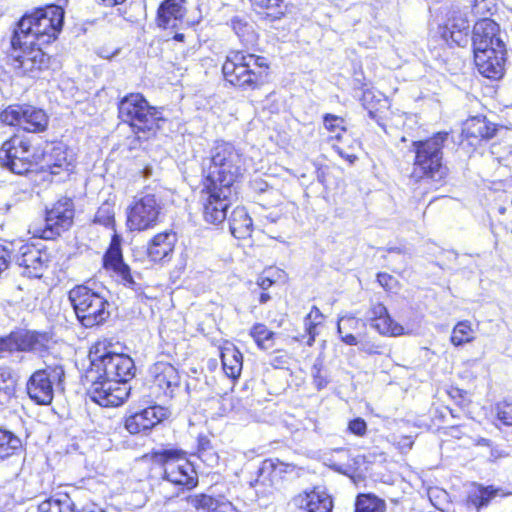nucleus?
Wrapping results in <instances>:
<instances>
[{
    "mask_svg": "<svg viewBox=\"0 0 512 512\" xmlns=\"http://www.w3.org/2000/svg\"><path fill=\"white\" fill-rule=\"evenodd\" d=\"M203 171L204 187L237 194L238 184L244 171L243 156L231 143L219 142L212 148L211 156L204 163Z\"/></svg>",
    "mask_w": 512,
    "mask_h": 512,
    "instance_id": "nucleus-1",
    "label": "nucleus"
},
{
    "mask_svg": "<svg viewBox=\"0 0 512 512\" xmlns=\"http://www.w3.org/2000/svg\"><path fill=\"white\" fill-rule=\"evenodd\" d=\"M64 20V10L57 5H49L36 9L31 14L23 16L15 30L11 45L43 46L55 40L61 31Z\"/></svg>",
    "mask_w": 512,
    "mask_h": 512,
    "instance_id": "nucleus-2",
    "label": "nucleus"
},
{
    "mask_svg": "<svg viewBox=\"0 0 512 512\" xmlns=\"http://www.w3.org/2000/svg\"><path fill=\"white\" fill-rule=\"evenodd\" d=\"M269 65L265 57L231 51L222 66L225 79L234 86L254 90L266 82Z\"/></svg>",
    "mask_w": 512,
    "mask_h": 512,
    "instance_id": "nucleus-3",
    "label": "nucleus"
},
{
    "mask_svg": "<svg viewBox=\"0 0 512 512\" xmlns=\"http://www.w3.org/2000/svg\"><path fill=\"white\" fill-rule=\"evenodd\" d=\"M106 341L95 343L89 352L91 369L88 377L97 375V379H109L127 384L135 375V365L131 357L115 353Z\"/></svg>",
    "mask_w": 512,
    "mask_h": 512,
    "instance_id": "nucleus-4",
    "label": "nucleus"
},
{
    "mask_svg": "<svg viewBox=\"0 0 512 512\" xmlns=\"http://www.w3.org/2000/svg\"><path fill=\"white\" fill-rule=\"evenodd\" d=\"M447 137L448 133L439 132L427 140L413 143L415 151L414 174L416 176H425L434 181H440L447 175L442 153Z\"/></svg>",
    "mask_w": 512,
    "mask_h": 512,
    "instance_id": "nucleus-5",
    "label": "nucleus"
},
{
    "mask_svg": "<svg viewBox=\"0 0 512 512\" xmlns=\"http://www.w3.org/2000/svg\"><path fill=\"white\" fill-rule=\"evenodd\" d=\"M69 300L77 319L85 327L102 324L110 316V304L107 299L86 285H78L71 289Z\"/></svg>",
    "mask_w": 512,
    "mask_h": 512,
    "instance_id": "nucleus-6",
    "label": "nucleus"
},
{
    "mask_svg": "<svg viewBox=\"0 0 512 512\" xmlns=\"http://www.w3.org/2000/svg\"><path fill=\"white\" fill-rule=\"evenodd\" d=\"M119 117L129 123L136 134L154 133L162 120L160 112L139 93H132L120 101Z\"/></svg>",
    "mask_w": 512,
    "mask_h": 512,
    "instance_id": "nucleus-7",
    "label": "nucleus"
},
{
    "mask_svg": "<svg viewBox=\"0 0 512 512\" xmlns=\"http://www.w3.org/2000/svg\"><path fill=\"white\" fill-rule=\"evenodd\" d=\"M163 204L155 193L136 195L126 209V225L130 231L153 229L159 222Z\"/></svg>",
    "mask_w": 512,
    "mask_h": 512,
    "instance_id": "nucleus-8",
    "label": "nucleus"
},
{
    "mask_svg": "<svg viewBox=\"0 0 512 512\" xmlns=\"http://www.w3.org/2000/svg\"><path fill=\"white\" fill-rule=\"evenodd\" d=\"M152 459L163 467L164 479L168 482L188 488L196 485V472L192 464L179 450L162 449L154 451Z\"/></svg>",
    "mask_w": 512,
    "mask_h": 512,
    "instance_id": "nucleus-9",
    "label": "nucleus"
},
{
    "mask_svg": "<svg viewBox=\"0 0 512 512\" xmlns=\"http://www.w3.org/2000/svg\"><path fill=\"white\" fill-rule=\"evenodd\" d=\"M64 376V369L58 365L36 370L26 384L28 396L39 405L50 404L54 397V387L61 385Z\"/></svg>",
    "mask_w": 512,
    "mask_h": 512,
    "instance_id": "nucleus-10",
    "label": "nucleus"
},
{
    "mask_svg": "<svg viewBox=\"0 0 512 512\" xmlns=\"http://www.w3.org/2000/svg\"><path fill=\"white\" fill-rule=\"evenodd\" d=\"M36 161L30 141L24 136L14 135L0 148V164L15 174L28 172Z\"/></svg>",
    "mask_w": 512,
    "mask_h": 512,
    "instance_id": "nucleus-11",
    "label": "nucleus"
},
{
    "mask_svg": "<svg viewBox=\"0 0 512 512\" xmlns=\"http://www.w3.org/2000/svg\"><path fill=\"white\" fill-rule=\"evenodd\" d=\"M73 217L74 208L72 200L62 198L51 209L47 210L44 226H33V230H30V232L34 237L53 239L72 225Z\"/></svg>",
    "mask_w": 512,
    "mask_h": 512,
    "instance_id": "nucleus-12",
    "label": "nucleus"
},
{
    "mask_svg": "<svg viewBox=\"0 0 512 512\" xmlns=\"http://www.w3.org/2000/svg\"><path fill=\"white\" fill-rule=\"evenodd\" d=\"M0 120L11 126H19L28 132L44 131L48 125L46 113L31 105H10L0 114Z\"/></svg>",
    "mask_w": 512,
    "mask_h": 512,
    "instance_id": "nucleus-13",
    "label": "nucleus"
},
{
    "mask_svg": "<svg viewBox=\"0 0 512 512\" xmlns=\"http://www.w3.org/2000/svg\"><path fill=\"white\" fill-rule=\"evenodd\" d=\"M490 10L487 0H475L474 11L476 14H482L483 18L478 20L473 29V50L474 49H505V44L499 35V25L487 18L483 12Z\"/></svg>",
    "mask_w": 512,
    "mask_h": 512,
    "instance_id": "nucleus-14",
    "label": "nucleus"
},
{
    "mask_svg": "<svg viewBox=\"0 0 512 512\" xmlns=\"http://www.w3.org/2000/svg\"><path fill=\"white\" fill-rule=\"evenodd\" d=\"M11 65L14 69L20 70L23 74H33L49 66L50 57L43 51L42 46L12 45L10 54Z\"/></svg>",
    "mask_w": 512,
    "mask_h": 512,
    "instance_id": "nucleus-15",
    "label": "nucleus"
},
{
    "mask_svg": "<svg viewBox=\"0 0 512 512\" xmlns=\"http://www.w3.org/2000/svg\"><path fill=\"white\" fill-rule=\"evenodd\" d=\"M50 337L46 333L16 332L0 339V352H33L42 355L49 348Z\"/></svg>",
    "mask_w": 512,
    "mask_h": 512,
    "instance_id": "nucleus-16",
    "label": "nucleus"
},
{
    "mask_svg": "<svg viewBox=\"0 0 512 512\" xmlns=\"http://www.w3.org/2000/svg\"><path fill=\"white\" fill-rule=\"evenodd\" d=\"M90 378L92 380L89 390L90 398L100 406H119L129 396L130 387L125 383L109 379H97L95 374Z\"/></svg>",
    "mask_w": 512,
    "mask_h": 512,
    "instance_id": "nucleus-17",
    "label": "nucleus"
},
{
    "mask_svg": "<svg viewBox=\"0 0 512 512\" xmlns=\"http://www.w3.org/2000/svg\"><path fill=\"white\" fill-rule=\"evenodd\" d=\"M149 373L151 387L157 396L172 397L180 387L181 376L178 370L168 362H156L150 367Z\"/></svg>",
    "mask_w": 512,
    "mask_h": 512,
    "instance_id": "nucleus-18",
    "label": "nucleus"
},
{
    "mask_svg": "<svg viewBox=\"0 0 512 512\" xmlns=\"http://www.w3.org/2000/svg\"><path fill=\"white\" fill-rule=\"evenodd\" d=\"M203 194L205 195L203 204V215L205 221L211 224L222 223L227 216V209L236 194L224 193L222 190L218 191L213 187H204Z\"/></svg>",
    "mask_w": 512,
    "mask_h": 512,
    "instance_id": "nucleus-19",
    "label": "nucleus"
},
{
    "mask_svg": "<svg viewBox=\"0 0 512 512\" xmlns=\"http://www.w3.org/2000/svg\"><path fill=\"white\" fill-rule=\"evenodd\" d=\"M48 261V254L32 244L22 245L16 256L21 274L30 278L41 277Z\"/></svg>",
    "mask_w": 512,
    "mask_h": 512,
    "instance_id": "nucleus-20",
    "label": "nucleus"
},
{
    "mask_svg": "<svg viewBox=\"0 0 512 512\" xmlns=\"http://www.w3.org/2000/svg\"><path fill=\"white\" fill-rule=\"evenodd\" d=\"M474 62L480 74L498 79L503 75L505 49H474Z\"/></svg>",
    "mask_w": 512,
    "mask_h": 512,
    "instance_id": "nucleus-21",
    "label": "nucleus"
},
{
    "mask_svg": "<svg viewBox=\"0 0 512 512\" xmlns=\"http://www.w3.org/2000/svg\"><path fill=\"white\" fill-rule=\"evenodd\" d=\"M364 322L383 336L395 337L404 334V328L390 317L387 308L382 303H376L370 307L366 312Z\"/></svg>",
    "mask_w": 512,
    "mask_h": 512,
    "instance_id": "nucleus-22",
    "label": "nucleus"
},
{
    "mask_svg": "<svg viewBox=\"0 0 512 512\" xmlns=\"http://www.w3.org/2000/svg\"><path fill=\"white\" fill-rule=\"evenodd\" d=\"M167 417V410L161 406L147 407L130 415L125 420V428L131 434H138L152 429Z\"/></svg>",
    "mask_w": 512,
    "mask_h": 512,
    "instance_id": "nucleus-23",
    "label": "nucleus"
},
{
    "mask_svg": "<svg viewBox=\"0 0 512 512\" xmlns=\"http://www.w3.org/2000/svg\"><path fill=\"white\" fill-rule=\"evenodd\" d=\"M103 262L104 267L107 270L114 272L125 285L130 287L134 285L135 282L130 273V268L123 261L121 238L119 235H113L110 246L104 255Z\"/></svg>",
    "mask_w": 512,
    "mask_h": 512,
    "instance_id": "nucleus-24",
    "label": "nucleus"
},
{
    "mask_svg": "<svg viewBox=\"0 0 512 512\" xmlns=\"http://www.w3.org/2000/svg\"><path fill=\"white\" fill-rule=\"evenodd\" d=\"M185 0H164L158 8L157 22L164 29H176L184 23Z\"/></svg>",
    "mask_w": 512,
    "mask_h": 512,
    "instance_id": "nucleus-25",
    "label": "nucleus"
},
{
    "mask_svg": "<svg viewBox=\"0 0 512 512\" xmlns=\"http://www.w3.org/2000/svg\"><path fill=\"white\" fill-rule=\"evenodd\" d=\"M177 238L171 231L156 234L147 245V256L153 262L169 260L174 251Z\"/></svg>",
    "mask_w": 512,
    "mask_h": 512,
    "instance_id": "nucleus-26",
    "label": "nucleus"
},
{
    "mask_svg": "<svg viewBox=\"0 0 512 512\" xmlns=\"http://www.w3.org/2000/svg\"><path fill=\"white\" fill-rule=\"evenodd\" d=\"M291 504L306 512H330L332 509L329 495L318 491L301 493L292 499Z\"/></svg>",
    "mask_w": 512,
    "mask_h": 512,
    "instance_id": "nucleus-27",
    "label": "nucleus"
},
{
    "mask_svg": "<svg viewBox=\"0 0 512 512\" xmlns=\"http://www.w3.org/2000/svg\"><path fill=\"white\" fill-rule=\"evenodd\" d=\"M48 157V167L52 175L69 176L74 170V155L63 145L54 146Z\"/></svg>",
    "mask_w": 512,
    "mask_h": 512,
    "instance_id": "nucleus-28",
    "label": "nucleus"
},
{
    "mask_svg": "<svg viewBox=\"0 0 512 512\" xmlns=\"http://www.w3.org/2000/svg\"><path fill=\"white\" fill-rule=\"evenodd\" d=\"M499 495H504L499 488L473 483L468 490L465 504L467 508H473L475 512H479L481 508L488 506L491 500Z\"/></svg>",
    "mask_w": 512,
    "mask_h": 512,
    "instance_id": "nucleus-29",
    "label": "nucleus"
},
{
    "mask_svg": "<svg viewBox=\"0 0 512 512\" xmlns=\"http://www.w3.org/2000/svg\"><path fill=\"white\" fill-rule=\"evenodd\" d=\"M231 234L238 239H246L251 236L253 222L244 207H236L229 218Z\"/></svg>",
    "mask_w": 512,
    "mask_h": 512,
    "instance_id": "nucleus-30",
    "label": "nucleus"
},
{
    "mask_svg": "<svg viewBox=\"0 0 512 512\" xmlns=\"http://www.w3.org/2000/svg\"><path fill=\"white\" fill-rule=\"evenodd\" d=\"M221 361L223 371L229 378L236 379L240 376L243 367V356L234 345L222 348Z\"/></svg>",
    "mask_w": 512,
    "mask_h": 512,
    "instance_id": "nucleus-31",
    "label": "nucleus"
},
{
    "mask_svg": "<svg viewBox=\"0 0 512 512\" xmlns=\"http://www.w3.org/2000/svg\"><path fill=\"white\" fill-rule=\"evenodd\" d=\"M495 125L484 117H472L464 123L463 134L466 138L489 139L495 134Z\"/></svg>",
    "mask_w": 512,
    "mask_h": 512,
    "instance_id": "nucleus-32",
    "label": "nucleus"
},
{
    "mask_svg": "<svg viewBox=\"0 0 512 512\" xmlns=\"http://www.w3.org/2000/svg\"><path fill=\"white\" fill-rule=\"evenodd\" d=\"M196 509L202 512H237L233 504L224 499H215L208 495H198L192 500Z\"/></svg>",
    "mask_w": 512,
    "mask_h": 512,
    "instance_id": "nucleus-33",
    "label": "nucleus"
},
{
    "mask_svg": "<svg viewBox=\"0 0 512 512\" xmlns=\"http://www.w3.org/2000/svg\"><path fill=\"white\" fill-rule=\"evenodd\" d=\"M360 325V319L355 316L346 315L338 319L337 331L341 337V340L347 345H358L359 341L352 331L358 329Z\"/></svg>",
    "mask_w": 512,
    "mask_h": 512,
    "instance_id": "nucleus-34",
    "label": "nucleus"
},
{
    "mask_svg": "<svg viewBox=\"0 0 512 512\" xmlns=\"http://www.w3.org/2000/svg\"><path fill=\"white\" fill-rule=\"evenodd\" d=\"M21 450V439L8 430L0 429V459L12 457Z\"/></svg>",
    "mask_w": 512,
    "mask_h": 512,
    "instance_id": "nucleus-35",
    "label": "nucleus"
},
{
    "mask_svg": "<svg viewBox=\"0 0 512 512\" xmlns=\"http://www.w3.org/2000/svg\"><path fill=\"white\" fill-rule=\"evenodd\" d=\"M256 12L272 20L284 14V0H250Z\"/></svg>",
    "mask_w": 512,
    "mask_h": 512,
    "instance_id": "nucleus-36",
    "label": "nucleus"
},
{
    "mask_svg": "<svg viewBox=\"0 0 512 512\" xmlns=\"http://www.w3.org/2000/svg\"><path fill=\"white\" fill-rule=\"evenodd\" d=\"M15 392V381L12 370L7 366L0 367V406L6 405Z\"/></svg>",
    "mask_w": 512,
    "mask_h": 512,
    "instance_id": "nucleus-37",
    "label": "nucleus"
},
{
    "mask_svg": "<svg viewBox=\"0 0 512 512\" xmlns=\"http://www.w3.org/2000/svg\"><path fill=\"white\" fill-rule=\"evenodd\" d=\"M250 336L261 350H268L274 346L275 333L264 324L257 323L250 330Z\"/></svg>",
    "mask_w": 512,
    "mask_h": 512,
    "instance_id": "nucleus-38",
    "label": "nucleus"
},
{
    "mask_svg": "<svg viewBox=\"0 0 512 512\" xmlns=\"http://www.w3.org/2000/svg\"><path fill=\"white\" fill-rule=\"evenodd\" d=\"M231 25L235 34L245 46H253L256 43L257 34L252 24L236 17L232 19Z\"/></svg>",
    "mask_w": 512,
    "mask_h": 512,
    "instance_id": "nucleus-39",
    "label": "nucleus"
},
{
    "mask_svg": "<svg viewBox=\"0 0 512 512\" xmlns=\"http://www.w3.org/2000/svg\"><path fill=\"white\" fill-rule=\"evenodd\" d=\"M38 512H75L68 495L49 498L38 505Z\"/></svg>",
    "mask_w": 512,
    "mask_h": 512,
    "instance_id": "nucleus-40",
    "label": "nucleus"
},
{
    "mask_svg": "<svg viewBox=\"0 0 512 512\" xmlns=\"http://www.w3.org/2000/svg\"><path fill=\"white\" fill-rule=\"evenodd\" d=\"M385 502L370 494H363L357 497L355 512H384Z\"/></svg>",
    "mask_w": 512,
    "mask_h": 512,
    "instance_id": "nucleus-41",
    "label": "nucleus"
},
{
    "mask_svg": "<svg viewBox=\"0 0 512 512\" xmlns=\"http://www.w3.org/2000/svg\"><path fill=\"white\" fill-rule=\"evenodd\" d=\"M474 340V330L469 321L458 322L451 335V342L455 346H461Z\"/></svg>",
    "mask_w": 512,
    "mask_h": 512,
    "instance_id": "nucleus-42",
    "label": "nucleus"
},
{
    "mask_svg": "<svg viewBox=\"0 0 512 512\" xmlns=\"http://www.w3.org/2000/svg\"><path fill=\"white\" fill-rule=\"evenodd\" d=\"M323 318V314L316 306H313L308 315L305 317L304 325L309 335V339L307 341V344L309 346L313 345L315 337L317 335L316 328L318 325L322 323Z\"/></svg>",
    "mask_w": 512,
    "mask_h": 512,
    "instance_id": "nucleus-43",
    "label": "nucleus"
},
{
    "mask_svg": "<svg viewBox=\"0 0 512 512\" xmlns=\"http://www.w3.org/2000/svg\"><path fill=\"white\" fill-rule=\"evenodd\" d=\"M323 123L325 129L336 139H340L342 133L346 130L344 119L333 114H326Z\"/></svg>",
    "mask_w": 512,
    "mask_h": 512,
    "instance_id": "nucleus-44",
    "label": "nucleus"
},
{
    "mask_svg": "<svg viewBox=\"0 0 512 512\" xmlns=\"http://www.w3.org/2000/svg\"><path fill=\"white\" fill-rule=\"evenodd\" d=\"M94 222L105 227H109L114 223V208L109 203L102 204L94 217Z\"/></svg>",
    "mask_w": 512,
    "mask_h": 512,
    "instance_id": "nucleus-45",
    "label": "nucleus"
},
{
    "mask_svg": "<svg viewBox=\"0 0 512 512\" xmlns=\"http://www.w3.org/2000/svg\"><path fill=\"white\" fill-rule=\"evenodd\" d=\"M497 419L506 426H512V401H501L495 406Z\"/></svg>",
    "mask_w": 512,
    "mask_h": 512,
    "instance_id": "nucleus-46",
    "label": "nucleus"
},
{
    "mask_svg": "<svg viewBox=\"0 0 512 512\" xmlns=\"http://www.w3.org/2000/svg\"><path fill=\"white\" fill-rule=\"evenodd\" d=\"M360 344V351L369 354V355H376V354H383L384 353V346L380 343H376L371 340H363L359 341Z\"/></svg>",
    "mask_w": 512,
    "mask_h": 512,
    "instance_id": "nucleus-47",
    "label": "nucleus"
},
{
    "mask_svg": "<svg viewBox=\"0 0 512 512\" xmlns=\"http://www.w3.org/2000/svg\"><path fill=\"white\" fill-rule=\"evenodd\" d=\"M271 468L275 473L291 472L294 466L281 462L279 459L268 460L264 462V469Z\"/></svg>",
    "mask_w": 512,
    "mask_h": 512,
    "instance_id": "nucleus-48",
    "label": "nucleus"
},
{
    "mask_svg": "<svg viewBox=\"0 0 512 512\" xmlns=\"http://www.w3.org/2000/svg\"><path fill=\"white\" fill-rule=\"evenodd\" d=\"M348 429L357 436H363L367 430V424L362 418H356L349 422Z\"/></svg>",
    "mask_w": 512,
    "mask_h": 512,
    "instance_id": "nucleus-49",
    "label": "nucleus"
},
{
    "mask_svg": "<svg viewBox=\"0 0 512 512\" xmlns=\"http://www.w3.org/2000/svg\"><path fill=\"white\" fill-rule=\"evenodd\" d=\"M313 384L318 390L325 388L328 384V379L322 375L320 367L314 365L312 368Z\"/></svg>",
    "mask_w": 512,
    "mask_h": 512,
    "instance_id": "nucleus-50",
    "label": "nucleus"
},
{
    "mask_svg": "<svg viewBox=\"0 0 512 512\" xmlns=\"http://www.w3.org/2000/svg\"><path fill=\"white\" fill-rule=\"evenodd\" d=\"M10 262V251L6 246L0 244V275L8 269Z\"/></svg>",
    "mask_w": 512,
    "mask_h": 512,
    "instance_id": "nucleus-51",
    "label": "nucleus"
},
{
    "mask_svg": "<svg viewBox=\"0 0 512 512\" xmlns=\"http://www.w3.org/2000/svg\"><path fill=\"white\" fill-rule=\"evenodd\" d=\"M374 98V94L372 91L370 90H366L363 92V96H362V104L363 106L368 110L369 112V116L371 118H375V112L372 110V108L369 106L370 105V101Z\"/></svg>",
    "mask_w": 512,
    "mask_h": 512,
    "instance_id": "nucleus-52",
    "label": "nucleus"
},
{
    "mask_svg": "<svg viewBox=\"0 0 512 512\" xmlns=\"http://www.w3.org/2000/svg\"><path fill=\"white\" fill-rule=\"evenodd\" d=\"M213 450L211 442L206 437H200L198 440V452L200 454H204L206 456V452Z\"/></svg>",
    "mask_w": 512,
    "mask_h": 512,
    "instance_id": "nucleus-53",
    "label": "nucleus"
},
{
    "mask_svg": "<svg viewBox=\"0 0 512 512\" xmlns=\"http://www.w3.org/2000/svg\"><path fill=\"white\" fill-rule=\"evenodd\" d=\"M393 277L387 273H379L377 275V281L379 284L385 289H391V282L393 281Z\"/></svg>",
    "mask_w": 512,
    "mask_h": 512,
    "instance_id": "nucleus-54",
    "label": "nucleus"
},
{
    "mask_svg": "<svg viewBox=\"0 0 512 512\" xmlns=\"http://www.w3.org/2000/svg\"><path fill=\"white\" fill-rule=\"evenodd\" d=\"M199 457L210 466H213L218 462V456L214 450L206 452V456H204V454H200Z\"/></svg>",
    "mask_w": 512,
    "mask_h": 512,
    "instance_id": "nucleus-55",
    "label": "nucleus"
},
{
    "mask_svg": "<svg viewBox=\"0 0 512 512\" xmlns=\"http://www.w3.org/2000/svg\"><path fill=\"white\" fill-rule=\"evenodd\" d=\"M257 283L263 290H266L271 287L273 280L268 276H260Z\"/></svg>",
    "mask_w": 512,
    "mask_h": 512,
    "instance_id": "nucleus-56",
    "label": "nucleus"
},
{
    "mask_svg": "<svg viewBox=\"0 0 512 512\" xmlns=\"http://www.w3.org/2000/svg\"><path fill=\"white\" fill-rule=\"evenodd\" d=\"M335 150L337 153L344 158L346 161H348L350 164H353L357 160V156L354 154H346L343 152V150L339 147H335Z\"/></svg>",
    "mask_w": 512,
    "mask_h": 512,
    "instance_id": "nucleus-57",
    "label": "nucleus"
},
{
    "mask_svg": "<svg viewBox=\"0 0 512 512\" xmlns=\"http://www.w3.org/2000/svg\"><path fill=\"white\" fill-rule=\"evenodd\" d=\"M95 1L105 7H113L116 5L123 4L126 0H95Z\"/></svg>",
    "mask_w": 512,
    "mask_h": 512,
    "instance_id": "nucleus-58",
    "label": "nucleus"
},
{
    "mask_svg": "<svg viewBox=\"0 0 512 512\" xmlns=\"http://www.w3.org/2000/svg\"><path fill=\"white\" fill-rule=\"evenodd\" d=\"M269 299H270L269 294H268V293L263 292V293H261V295H260L259 301H260V303H266Z\"/></svg>",
    "mask_w": 512,
    "mask_h": 512,
    "instance_id": "nucleus-59",
    "label": "nucleus"
},
{
    "mask_svg": "<svg viewBox=\"0 0 512 512\" xmlns=\"http://www.w3.org/2000/svg\"><path fill=\"white\" fill-rule=\"evenodd\" d=\"M184 37H185V36H184V34H182V33H176V34L174 35V39H175L176 41H183V40H184Z\"/></svg>",
    "mask_w": 512,
    "mask_h": 512,
    "instance_id": "nucleus-60",
    "label": "nucleus"
},
{
    "mask_svg": "<svg viewBox=\"0 0 512 512\" xmlns=\"http://www.w3.org/2000/svg\"><path fill=\"white\" fill-rule=\"evenodd\" d=\"M405 439H406V441H407L406 445H407V446H409V447H411L412 442L410 441V438L406 437Z\"/></svg>",
    "mask_w": 512,
    "mask_h": 512,
    "instance_id": "nucleus-61",
    "label": "nucleus"
}]
</instances>
